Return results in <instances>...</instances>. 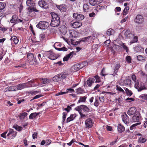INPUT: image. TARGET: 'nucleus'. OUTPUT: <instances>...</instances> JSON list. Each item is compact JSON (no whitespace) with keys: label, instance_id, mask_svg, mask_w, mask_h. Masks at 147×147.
<instances>
[{"label":"nucleus","instance_id":"dca6fc26","mask_svg":"<svg viewBox=\"0 0 147 147\" xmlns=\"http://www.w3.org/2000/svg\"><path fill=\"white\" fill-rule=\"evenodd\" d=\"M102 1V0H89V3L92 6L98 5Z\"/></svg>","mask_w":147,"mask_h":147},{"label":"nucleus","instance_id":"3c124183","mask_svg":"<svg viewBox=\"0 0 147 147\" xmlns=\"http://www.w3.org/2000/svg\"><path fill=\"white\" fill-rule=\"evenodd\" d=\"M62 121L63 122H64L65 120V119L66 118V116L67 115V113L65 112H63L62 114Z\"/></svg>","mask_w":147,"mask_h":147},{"label":"nucleus","instance_id":"a18cd8bd","mask_svg":"<svg viewBox=\"0 0 147 147\" xmlns=\"http://www.w3.org/2000/svg\"><path fill=\"white\" fill-rule=\"evenodd\" d=\"M5 6V4L4 3L0 2V9L3 10Z\"/></svg>","mask_w":147,"mask_h":147},{"label":"nucleus","instance_id":"e433bc0d","mask_svg":"<svg viewBox=\"0 0 147 147\" xmlns=\"http://www.w3.org/2000/svg\"><path fill=\"white\" fill-rule=\"evenodd\" d=\"M87 96H81L80 97V99L78 101V103L80 102H85L87 98Z\"/></svg>","mask_w":147,"mask_h":147},{"label":"nucleus","instance_id":"2f4dec72","mask_svg":"<svg viewBox=\"0 0 147 147\" xmlns=\"http://www.w3.org/2000/svg\"><path fill=\"white\" fill-rule=\"evenodd\" d=\"M11 91H16L15 86H8L5 90V92Z\"/></svg>","mask_w":147,"mask_h":147},{"label":"nucleus","instance_id":"b1692460","mask_svg":"<svg viewBox=\"0 0 147 147\" xmlns=\"http://www.w3.org/2000/svg\"><path fill=\"white\" fill-rule=\"evenodd\" d=\"M95 81V79L94 78H89L87 81V84L88 86H91L92 83H93Z\"/></svg>","mask_w":147,"mask_h":147},{"label":"nucleus","instance_id":"5fc2aeb1","mask_svg":"<svg viewBox=\"0 0 147 147\" xmlns=\"http://www.w3.org/2000/svg\"><path fill=\"white\" fill-rule=\"evenodd\" d=\"M100 74L102 76H104L107 75V74H106L105 71V69L104 68H103L102 69Z\"/></svg>","mask_w":147,"mask_h":147},{"label":"nucleus","instance_id":"39448f33","mask_svg":"<svg viewBox=\"0 0 147 147\" xmlns=\"http://www.w3.org/2000/svg\"><path fill=\"white\" fill-rule=\"evenodd\" d=\"M27 60L29 63L31 65H33L36 63L37 60L34 57L33 54L28 53L27 55Z\"/></svg>","mask_w":147,"mask_h":147},{"label":"nucleus","instance_id":"58836bf2","mask_svg":"<svg viewBox=\"0 0 147 147\" xmlns=\"http://www.w3.org/2000/svg\"><path fill=\"white\" fill-rule=\"evenodd\" d=\"M116 90L122 93L123 94H125V92L123 89L120 86L117 85L116 86Z\"/></svg>","mask_w":147,"mask_h":147},{"label":"nucleus","instance_id":"4c0bfd02","mask_svg":"<svg viewBox=\"0 0 147 147\" xmlns=\"http://www.w3.org/2000/svg\"><path fill=\"white\" fill-rule=\"evenodd\" d=\"M114 33V31L111 28L108 29L107 32V34L108 36L113 34Z\"/></svg>","mask_w":147,"mask_h":147},{"label":"nucleus","instance_id":"9b49d317","mask_svg":"<svg viewBox=\"0 0 147 147\" xmlns=\"http://www.w3.org/2000/svg\"><path fill=\"white\" fill-rule=\"evenodd\" d=\"M138 73L141 76V78L142 81L146 83L147 82V74H145V73L142 70L139 71Z\"/></svg>","mask_w":147,"mask_h":147},{"label":"nucleus","instance_id":"09e8293b","mask_svg":"<svg viewBox=\"0 0 147 147\" xmlns=\"http://www.w3.org/2000/svg\"><path fill=\"white\" fill-rule=\"evenodd\" d=\"M129 7L128 6L126 7L124 9L123 12V15H125L127 13V11L129 10Z\"/></svg>","mask_w":147,"mask_h":147},{"label":"nucleus","instance_id":"f704fd0d","mask_svg":"<svg viewBox=\"0 0 147 147\" xmlns=\"http://www.w3.org/2000/svg\"><path fill=\"white\" fill-rule=\"evenodd\" d=\"M60 77L61 78V80L63 79H65L67 77L68 75L67 73H61L59 74Z\"/></svg>","mask_w":147,"mask_h":147},{"label":"nucleus","instance_id":"5701e85b","mask_svg":"<svg viewBox=\"0 0 147 147\" xmlns=\"http://www.w3.org/2000/svg\"><path fill=\"white\" fill-rule=\"evenodd\" d=\"M123 86H130L131 85V80L128 78L126 79L123 82Z\"/></svg>","mask_w":147,"mask_h":147},{"label":"nucleus","instance_id":"72a5a7b5","mask_svg":"<svg viewBox=\"0 0 147 147\" xmlns=\"http://www.w3.org/2000/svg\"><path fill=\"white\" fill-rule=\"evenodd\" d=\"M53 81L55 82H57L61 81V78L60 77L59 74L56 75L54 77L53 79Z\"/></svg>","mask_w":147,"mask_h":147},{"label":"nucleus","instance_id":"774afa93","mask_svg":"<svg viewBox=\"0 0 147 147\" xmlns=\"http://www.w3.org/2000/svg\"><path fill=\"white\" fill-rule=\"evenodd\" d=\"M45 37V35L44 34H41L40 35V40H42Z\"/></svg>","mask_w":147,"mask_h":147},{"label":"nucleus","instance_id":"79ce46f5","mask_svg":"<svg viewBox=\"0 0 147 147\" xmlns=\"http://www.w3.org/2000/svg\"><path fill=\"white\" fill-rule=\"evenodd\" d=\"M120 67V65L119 64H117L116 65L114 69V74H115L117 73Z\"/></svg>","mask_w":147,"mask_h":147},{"label":"nucleus","instance_id":"473e14b6","mask_svg":"<svg viewBox=\"0 0 147 147\" xmlns=\"http://www.w3.org/2000/svg\"><path fill=\"white\" fill-rule=\"evenodd\" d=\"M124 89L125 90V93L127 96H130L132 95L133 93L131 90L126 88H124Z\"/></svg>","mask_w":147,"mask_h":147},{"label":"nucleus","instance_id":"4468645a","mask_svg":"<svg viewBox=\"0 0 147 147\" xmlns=\"http://www.w3.org/2000/svg\"><path fill=\"white\" fill-rule=\"evenodd\" d=\"M82 24V23L80 22L76 21L71 23V25L74 28H77L81 26Z\"/></svg>","mask_w":147,"mask_h":147},{"label":"nucleus","instance_id":"a878e982","mask_svg":"<svg viewBox=\"0 0 147 147\" xmlns=\"http://www.w3.org/2000/svg\"><path fill=\"white\" fill-rule=\"evenodd\" d=\"M144 48L141 46L138 45L134 47V50L137 52H141L144 51Z\"/></svg>","mask_w":147,"mask_h":147},{"label":"nucleus","instance_id":"f3484780","mask_svg":"<svg viewBox=\"0 0 147 147\" xmlns=\"http://www.w3.org/2000/svg\"><path fill=\"white\" fill-rule=\"evenodd\" d=\"M73 17L77 20H82L84 18V16L82 14H78V13H74L73 15Z\"/></svg>","mask_w":147,"mask_h":147},{"label":"nucleus","instance_id":"bb28decb","mask_svg":"<svg viewBox=\"0 0 147 147\" xmlns=\"http://www.w3.org/2000/svg\"><path fill=\"white\" fill-rule=\"evenodd\" d=\"M76 117V115L75 114H71L69 117L67 118L66 120L67 122H69L70 121L73 120Z\"/></svg>","mask_w":147,"mask_h":147},{"label":"nucleus","instance_id":"4be33fe9","mask_svg":"<svg viewBox=\"0 0 147 147\" xmlns=\"http://www.w3.org/2000/svg\"><path fill=\"white\" fill-rule=\"evenodd\" d=\"M10 40L12 44H14L15 45H17L19 41L18 40L15 36H12Z\"/></svg>","mask_w":147,"mask_h":147},{"label":"nucleus","instance_id":"0eeeda50","mask_svg":"<svg viewBox=\"0 0 147 147\" xmlns=\"http://www.w3.org/2000/svg\"><path fill=\"white\" fill-rule=\"evenodd\" d=\"M75 109L78 112L82 111L83 110L84 112H88L90 111L89 109L85 105H81L78 106L75 108Z\"/></svg>","mask_w":147,"mask_h":147},{"label":"nucleus","instance_id":"c03bdc74","mask_svg":"<svg viewBox=\"0 0 147 147\" xmlns=\"http://www.w3.org/2000/svg\"><path fill=\"white\" fill-rule=\"evenodd\" d=\"M126 51V52L127 53L129 50L128 47L124 43H122L120 45Z\"/></svg>","mask_w":147,"mask_h":147},{"label":"nucleus","instance_id":"1a4fd4ad","mask_svg":"<svg viewBox=\"0 0 147 147\" xmlns=\"http://www.w3.org/2000/svg\"><path fill=\"white\" fill-rule=\"evenodd\" d=\"M93 122L90 118H88L86 119L85 122V127L86 128H90L93 126Z\"/></svg>","mask_w":147,"mask_h":147},{"label":"nucleus","instance_id":"338daca9","mask_svg":"<svg viewBox=\"0 0 147 147\" xmlns=\"http://www.w3.org/2000/svg\"><path fill=\"white\" fill-rule=\"evenodd\" d=\"M67 92H60L55 94V95L56 96L63 94H66V93H67Z\"/></svg>","mask_w":147,"mask_h":147},{"label":"nucleus","instance_id":"ddd939ff","mask_svg":"<svg viewBox=\"0 0 147 147\" xmlns=\"http://www.w3.org/2000/svg\"><path fill=\"white\" fill-rule=\"evenodd\" d=\"M125 35L127 38H131L135 35L134 33H132L129 30H127L125 32Z\"/></svg>","mask_w":147,"mask_h":147},{"label":"nucleus","instance_id":"13d9d810","mask_svg":"<svg viewBox=\"0 0 147 147\" xmlns=\"http://www.w3.org/2000/svg\"><path fill=\"white\" fill-rule=\"evenodd\" d=\"M105 8L104 6L102 5H98L96 7V9L97 10H102Z\"/></svg>","mask_w":147,"mask_h":147},{"label":"nucleus","instance_id":"cd10ccee","mask_svg":"<svg viewBox=\"0 0 147 147\" xmlns=\"http://www.w3.org/2000/svg\"><path fill=\"white\" fill-rule=\"evenodd\" d=\"M118 131L119 132L121 133L125 130V127L121 124H119L117 127Z\"/></svg>","mask_w":147,"mask_h":147},{"label":"nucleus","instance_id":"49530a36","mask_svg":"<svg viewBox=\"0 0 147 147\" xmlns=\"http://www.w3.org/2000/svg\"><path fill=\"white\" fill-rule=\"evenodd\" d=\"M36 56H37L38 57V59L39 61H40L41 59L43 57V54H40L39 53H37L36 54Z\"/></svg>","mask_w":147,"mask_h":147},{"label":"nucleus","instance_id":"ea45409f","mask_svg":"<svg viewBox=\"0 0 147 147\" xmlns=\"http://www.w3.org/2000/svg\"><path fill=\"white\" fill-rule=\"evenodd\" d=\"M131 78L132 80L134 82V85H136V83L139 82L138 80H137L136 76L135 75L133 74L131 76Z\"/></svg>","mask_w":147,"mask_h":147},{"label":"nucleus","instance_id":"20e7f679","mask_svg":"<svg viewBox=\"0 0 147 147\" xmlns=\"http://www.w3.org/2000/svg\"><path fill=\"white\" fill-rule=\"evenodd\" d=\"M49 23L46 22L40 21L36 26V27L41 29H46L49 26Z\"/></svg>","mask_w":147,"mask_h":147},{"label":"nucleus","instance_id":"c85d7f7f","mask_svg":"<svg viewBox=\"0 0 147 147\" xmlns=\"http://www.w3.org/2000/svg\"><path fill=\"white\" fill-rule=\"evenodd\" d=\"M18 17L16 15H14L12 16V19L10 20V22L12 23H16L17 22Z\"/></svg>","mask_w":147,"mask_h":147},{"label":"nucleus","instance_id":"603ef678","mask_svg":"<svg viewBox=\"0 0 147 147\" xmlns=\"http://www.w3.org/2000/svg\"><path fill=\"white\" fill-rule=\"evenodd\" d=\"M83 9L85 11H87L89 9L88 5L87 4H84L83 6Z\"/></svg>","mask_w":147,"mask_h":147},{"label":"nucleus","instance_id":"bf43d9fd","mask_svg":"<svg viewBox=\"0 0 147 147\" xmlns=\"http://www.w3.org/2000/svg\"><path fill=\"white\" fill-rule=\"evenodd\" d=\"M55 49L59 51H66L67 50V49L65 47L59 48H55Z\"/></svg>","mask_w":147,"mask_h":147},{"label":"nucleus","instance_id":"a19ab883","mask_svg":"<svg viewBox=\"0 0 147 147\" xmlns=\"http://www.w3.org/2000/svg\"><path fill=\"white\" fill-rule=\"evenodd\" d=\"M146 57L145 56H142L141 55H139L137 56V58L138 60L140 61H142L143 60H144Z\"/></svg>","mask_w":147,"mask_h":147},{"label":"nucleus","instance_id":"aec40b11","mask_svg":"<svg viewBox=\"0 0 147 147\" xmlns=\"http://www.w3.org/2000/svg\"><path fill=\"white\" fill-rule=\"evenodd\" d=\"M122 118L123 121L125 124H127L129 121V118L127 115L125 113H123L122 115Z\"/></svg>","mask_w":147,"mask_h":147},{"label":"nucleus","instance_id":"412c9836","mask_svg":"<svg viewBox=\"0 0 147 147\" xmlns=\"http://www.w3.org/2000/svg\"><path fill=\"white\" fill-rule=\"evenodd\" d=\"M140 115L139 113L134 115L133 117L132 120L134 122H139L140 119Z\"/></svg>","mask_w":147,"mask_h":147},{"label":"nucleus","instance_id":"052dcab7","mask_svg":"<svg viewBox=\"0 0 147 147\" xmlns=\"http://www.w3.org/2000/svg\"><path fill=\"white\" fill-rule=\"evenodd\" d=\"M140 97L142 99H144V100H147V94H142L140 95Z\"/></svg>","mask_w":147,"mask_h":147},{"label":"nucleus","instance_id":"393cba45","mask_svg":"<svg viewBox=\"0 0 147 147\" xmlns=\"http://www.w3.org/2000/svg\"><path fill=\"white\" fill-rule=\"evenodd\" d=\"M74 54V52H72L70 53L69 54H68L66 56L64 57L63 58V61H67L69 58L72 57L73 54Z\"/></svg>","mask_w":147,"mask_h":147},{"label":"nucleus","instance_id":"6e6d98bb","mask_svg":"<svg viewBox=\"0 0 147 147\" xmlns=\"http://www.w3.org/2000/svg\"><path fill=\"white\" fill-rule=\"evenodd\" d=\"M94 105L96 107H97L99 105V100L97 98H96L94 103Z\"/></svg>","mask_w":147,"mask_h":147},{"label":"nucleus","instance_id":"c9c22d12","mask_svg":"<svg viewBox=\"0 0 147 147\" xmlns=\"http://www.w3.org/2000/svg\"><path fill=\"white\" fill-rule=\"evenodd\" d=\"M39 113H34L30 114L29 116V118L30 119H32L33 118H35L38 115Z\"/></svg>","mask_w":147,"mask_h":147},{"label":"nucleus","instance_id":"7c9ffc66","mask_svg":"<svg viewBox=\"0 0 147 147\" xmlns=\"http://www.w3.org/2000/svg\"><path fill=\"white\" fill-rule=\"evenodd\" d=\"M57 7L61 12H64L66 11V8L64 5H57Z\"/></svg>","mask_w":147,"mask_h":147},{"label":"nucleus","instance_id":"8fccbe9b","mask_svg":"<svg viewBox=\"0 0 147 147\" xmlns=\"http://www.w3.org/2000/svg\"><path fill=\"white\" fill-rule=\"evenodd\" d=\"M77 92L78 94H82L84 92V90L82 88H79L77 89Z\"/></svg>","mask_w":147,"mask_h":147},{"label":"nucleus","instance_id":"a211bd4d","mask_svg":"<svg viewBox=\"0 0 147 147\" xmlns=\"http://www.w3.org/2000/svg\"><path fill=\"white\" fill-rule=\"evenodd\" d=\"M15 87L16 91L18 90H21L27 87L26 83L20 84Z\"/></svg>","mask_w":147,"mask_h":147},{"label":"nucleus","instance_id":"69168bd1","mask_svg":"<svg viewBox=\"0 0 147 147\" xmlns=\"http://www.w3.org/2000/svg\"><path fill=\"white\" fill-rule=\"evenodd\" d=\"M138 41V37L136 36H135L134 37V39L132 41H131V43H135L137 42Z\"/></svg>","mask_w":147,"mask_h":147},{"label":"nucleus","instance_id":"680f3d73","mask_svg":"<svg viewBox=\"0 0 147 147\" xmlns=\"http://www.w3.org/2000/svg\"><path fill=\"white\" fill-rule=\"evenodd\" d=\"M94 78L96 79V82H100V78L98 76H94Z\"/></svg>","mask_w":147,"mask_h":147},{"label":"nucleus","instance_id":"e2e57ef3","mask_svg":"<svg viewBox=\"0 0 147 147\" xmlns=\"http://www.w3.org/2000/svg\"><path fill=\"white\" fill-rule=\"evenodd\" d=\"M42 96H43L41 94H39V95H36L34 97V98H33V99L31 100L30 101H32L34 99L38 98H39L40 97Z\"/></svg>","mask_w":147,"mask_h":147},{"label":"nucleus","instance_id":"f03ea898","mask_svg":"<svg viewBox=\"0 0 147 147\" xmlns=\"http://www.w3.org/2000/svg\"><path fill=\"white\" fill-rule=\"evenodd\" d=\"M26 3L27 6L29 7L28 8L29 11L32 12V11L38 12V10L35 7V3L32 0H27Z\"/></svg>","mask_w":147,"mask_h":147},{"label":"nucleus","instance_id":"2eb2a0df","mask_svg":"<svg viewBox=\"0 0 147 147\" xmlns=\"http://www.w3.org/2000/svg\"><path fill=\"white\" fill-rule=\"evenodd\" d=\"M136 109L134 107L130 108L127 112V114L129 115H131L136 113Z\"/></svg>","mask_w":147,"mask_h":147},{"label":"nucleus","instance_id":"de8ad7c7","mask_svg":"<svg viewBox=\"0 0 147 147\" xmlns=\"http://www.w3.org/2000/svg\"><path fill=\"white\" fill-rule=\"evenodd\" d=\"M146 139L144 138L143 137H141L139 140V141L141 143H143L144 142H145L146 141Z\"/></svg>","mask_w":147,"mask_h":147},{"label":"nucleus","instance_id":"9d476101","mask_svg":"<svg viewBox=\"0 0 147 147\" xmlns=\"http://www.w3.org/2000/svg\"><path fill=\"white\" fill-rule=\"evenodd\" d=\"M135 21L138 24H142L144 21V18L142 16L138 15L136 16Z\"/></svg>","mask_w":147,"mask_h":147},{"label":"nucleus","instance_id":"f257e3e1","mask_svg":"<svg viewBox=\"0 0 147 147\" xmlns=\"http://www.w3.org/2000/svg\"><path fill=\"white\" fill-rule=\"evenodd\" d=\"M52 19L51 23V25L53 27H57L59 25L60 23V20L59 16L55 13H51Z\"/></svg>","mask_w":147,"mask_h":147},{"label":"nucleus","instance_id":"f8f14e48","mask_svg":"<svg viewBox=\"0 0 147 147\" xmlns=\"http://www.w3.org/2000/svg\"><path fill=\"white\" fill-rule=\"evenodd\" d=\"M38 4L41 7L46 9L48 7V5L47 2L44 0H40L38 1Z\"/></svg>","mask_w":147,"mask_h":147},{"label":"nucleus","instance_id":"4d7b16f0","mask_svg":"<svg viewBox=\"0 0 147 147\" xmlns=\"http://www.w3.org/2000/svg\"><path fill=\"white\" fill-rule=\"evenodd\" d=\"M140 124V122L138 123H136L133 124L130 127V130H133L134 128V127L136 126H137Z\"/></svg>","mask_w":147,"mask_h":147},{"label":"nucleus","instance_id":"6e6552de","mask_svg":"<svg viewBox=\"0 0 147 147\" xmlns=\"http://www.w3.org/2000/svg\"><path fill=\"white\" fill-rule=\"evenodd\" d=\"M17 134V132L14 131L13 129H9L8 133L7 135V136L8 137V139H13L16 136Z\"/></svg>","mask_w":147,"mask_h":147},{"label":"nucleus","instance_id":"423d86ee","mask_svg":"<svg viewBox=\"0 0 147 147\" xmlns=\"http://www.w3.org/2000/svg\"><path fill=\"white\" fill-rule=\"evenodd\" d=\"M135 88L138 90V91L140 92L143 90L146 89V88L144 85V83L140 82V84L139 82L136 83V85H134Z\"/></svg>","mask_w":147,"mask_h":147},{"label":"nucleus","instance_id":"7ed1b4c3","mask_svg":"<svg viewBox=\"0 0 147 147\" xmlns=\"http://www.w3.org/2000/svg\"><path fill=\"white\" fill-rule=\"evenodd\" d=\"M87 64V63L86 62H82L80 64H76L71 67V71L73 72L78 71L86 66Z\"/></svg>","mask_w":147,"mask_h":147},{"label":"nucleus","instance_id":"0e129e2a","mask_svg":"<svg viewBox=\"0 0 147 147\" xmlns=\"http://www.w3.org/2000/svg\"><path fill=\"white\" fill-rule=\"evenodd\" d=\"M14 127L15 129L17 130L18 131H20L22 130V127H20L18 126H14Z\"/></svg>","mask_w":147,"mask_h":147},{"label":"nucleus","instance_id":"6ab92c4d","mask_svg":"<svg viewBox=\"0 0 147 147\" xmlns=\"http://www.w3.org/2000/svg\"><path fill=\"white\" fill-rule=\"evenodd\" d=\"M77 32L73 30H69V37L72 38L76 37L77 36Z\"/></svg>","mask_w":147,"mask_h":147},{"label":"nucleus","instance_id":"37998d69","mask_svg":"<svg viewBox=\"0 0 147 147\" xmlns=\"http://www.w3.org/2000/svg\"><path fill=\"white\" fill-rule=\"evenodd\" d=\"M41 79L42 81V83L43 84H47L50 82V80L46 78H42Z\"/></svg>","mask_w":147,"mask_h":147},{"label":"nucleus","instance_id":"c756f323","mask_svg":"<svg viewBox=\"0 0 147 147\" xmlns=\"http://www.w3.org/2000/svg\"><path fill=\"white\" fill-rule=\"evenodd\" d=\"M47 56L49 59L51 60L55 59L56 58L55 56H54L53 53L52 52H48Z\"/></svg>","mask_w":147,"mask_h":147},{"label":"nucleus","instance_id":"864d4df0","mask_svg":"<svg viewBox=\"0 0 147 147\" xmlns=\"http://www.w3.org/2000/svg\"><path fill=\"white\" fill-rule=\"evenodd\" d=\"M125 59L128 63H131V59L130 56H127L126 57Z\"/></svg>","mask_w":147,"mask_h":147}]
</instances>
